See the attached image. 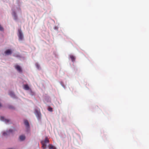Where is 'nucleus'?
Instances as JSON below:
<instances>
[{
  "label": "nucleus",
  "mask_w": 149,
  "mask_h": 149,
  "mask_svg": "<svg viewBox=\"0 0 149 149\" xmlns=\"http://www.w3.org/2000/svg\"><path fill=\"white\" fill-rule=\"evenodd\" d=\"M0 31H3V28L0 25Z\"/></svg>",
  "instance_id": "a211bd4d"
},
{
  "label": "nucleus",
  "mask_w": 149,
  "mask_h": 149,
  "mask_svg": "<svg viewBox=\"0 0 149 149\" xmlns=\"http://www.w3.org/2000/svg\"><path fill=\"white\" fill-rule=\"evenodd\" d=\"M48 110L52 112L53 111V109L52 107H49L48 108Z\"/></svg>",
  "instance_id": "dca6fc26"
},
{
  "label": "nucleus",
  "mask_w": 149,
  "mask_h": 149,
  "mask_svg": "<svg viewBox=\"0 0 149 149\" xmlns=\"http://www.w3.org/2000/svg\"><path fill=\"white\" fill-rule=\"evenodd\" d=\"M5 53L6 54L8 55L12 53V51L10 49H7L5 51Z\"/></svg>",
  "instance_id": "39448f33"
},
{
  "label": "nucleus",
  "mask_w": 149,
  "mask_h": 149,
  "mask_svg": "<svg viewBox=\"0 0 149 149\" xmlns=\"http://www.w3.org/2000/svg\"><path fill=\"white\" fill-rule=\"evenodd\" d=\"M43 142L45 143H48L49 142V140L48 139L47 137H46Z\"/></svg>",
  "instance_id": "4468645a"
},
{
  "label": "nucleus",
  "mask_w": 149,
  "mask_h": 149,
  "mask_svg": "<svg viewBox=\"0 0 149 149\" xmlns=\"http://www.w3.org/2000/svg\"><path fill=\"white\" fill-rule=\"evenodd\" d=\"M9 95L11 97H15V95L13 92H10L9 93Z\"/></svg>",
  "instance_id": "f8f14e48"
},
{
  "label": "nucleus",
  "mask_w": 149,
  "mask_h": 149,
  "mask_svg": "<svg viewBox=\"0 0 149 149\" xmlns=\"http://www.w3.org/2000/svg\"><path fill=\"white\" fill-rule=\"evenodd\" d=\"M15 68L19 72H22V70L21 67L18 65H15Z\"/></svg>",
  "instance_id": "20e7f679"
},
{
  "label": "nucleus",
  "mask_w": 149,
  "mask_h": 149,
  "mask_svg": "<svg viewBox=\"0 0 149 149\" xmlns=\"http://www.w3.org/2000/svg\"><path fill=\"white\" fill-rule=\"evenodd\" d=\"M13 132V130L10 129L6 131V132H3L2 134V135L4 136L9 135L10 134L12 133Z\"/></svg>",
  "instance_id": "f03ea898"
},
{
  "label": "nucleus",
  "mask_w": 149,
  "mask_h": 149,
  "mask_svg": "<svg viewBox=\"0 0 149 149\" xmlns=\"http://www.w3.org/2000/svg\"><path fill=\"white\" fill-rule=\"evenodd\" d=\"M13 16H14V17L15 18V19H17V16H16V13L15 12H14L13 13Z\"/></svg>",
  "instance_id": "f3484780"
},
{
  "label": "nucleus",
  "mask_w": 149,
  "mask_h": 149,
  "mask_svg": "<svg viewBox=\"0 0 149 149\" xmlns=\"http://www.w3.org/2000/svg\"><path fill=\"white\" fill-rule=\"evenodd\" d=\"M41 143L42 144V147L43 148V149H46V146H47V145L46 144V143H45L43 142V141H41Z\"/></svg>",
  "instance_id": "423d86ee"
},
{
  "label": "nucleus",
  "mask_w": 149,
  "mask_h": 149,
  "mask_svg": "<svg viewBox=\"0 0 149 149\" xmlns=\"http://www.w3.org/2000/svg\"><path fill=\"white\" fill-rule=\"evenodd\" d=\"M24 89L26 90H28L29 89V87L28 85L25 84L24 86Z\"/></svg>",
  "instance_id": "0eeeda50"
},
{
  "label": "nucleus",
  "mask_w": 149,
  "mask_h": 149,
  "mask_svg": "<svg viewBox=\"0 0 149 149\" xmlns=\"http://www.w3.org/2000/svg\"><path fill=\"white\" fill-rule=\"evenodd\" d=\"M2 106L1 104V103H0V107H1Z\"/></svg>",
  "instance_id": "aec40b11"
},
{
  "label": "nucleus",
  "mask_w": 149,
  "mask_h": 149,
  "mask_svg": "<svg viewBox=\"0 0 149 149\" xmlns=\"http://www.w3.org/2000/svg\"><path fill=\"white\" fill-rule=\"evenodd\" d=\"M70 56L72 62H74L75 61V58L72 55H70Z\"/></svg>",
  "instance_id": "9b49d317"
},
{
  "label": "nucleus",
  "mask_w": 149,
  "mask_h": 149,
  "mask_svg": "<svg viewBox=\"0 0 149 149\" xmlns=\"http://www.w3.org/2000/svg\"><path fill=\"white\" fill-rule=\"evenodd\" d=\"M19 139L21 141H23L25 140V137L24 136L22 135L19 136Z\"/></svg>",
  "instance_id": "6e6552de"
},
{
  "label": "nucleus",
  "mask_w": 149,
  "mask_h": 149,
  "mask_svg": "<svg viewBox=\"0 0 149 149\" xmlns=\"http://www.w3.org/2000/svg\"><path fill=\"white\" fill-rule=\"evenodd\" d=\"M0 120L2 121H9L8 120L6 119L3 116H1L0 117Z\"/></svg>",
  "instance_id": "1a4fd4ad"
},
{
  "label": "nucleus",
  "mask_w": 149,
  "mask_h": 149,
  "mask_svg": "<svg viewBox=\"0 0 149 149\" xmlns=\"http://www.w3.org/2000/svg\"><path fill=\"white\" fill-rule=\"evenodd\" d=\"M26 131L27 133H29L30 132V127H26Z\"/></svg>",
  "instance_id": "2eb2a0df"
},
{
  "label": "nucleus",
  "mask_w": 149,
  "mask_h": 149,
  "mask_svg": "<svg viewBox=\"0 0 149 149\" xmlns=\"http://www.w3.org/2000/svg\"><path fill=\"white\" fill-rule=\"evenodd\" d=\"M10 122H5V123L6 124H8Z\"/></svg>",
  "instance_id": "6ab92c4d"
},
{
  "label": "nucleus",
  "mask_w": 149,
  "mask_h": 149,
  "mask_svg": "<svg viewBox=\"0 0 149 149\" xmlns=\"http://www.w3.org/2000/svg\"><path fill=\"white\" fill-rule=\"evenodd\" d=\"M49 149H56V148L53 146L52 144H49Z\"/></svg>",
  "instance_id": "9d476101"
},
{
  "label": "nucleus",
  "mask_w": 149,
  "mask_h": 149,
  "mask_svg": "<svg viewBox=\"0 0 149 149\" xmlns=\"http://www.w3.org/2000/svg\"><path fill=\"white\" fill-rule=\"evenodd\" d=\"M18 32L19 33L18 36L19 40H22L23 38V36L21 29H19Z\"/></svg>",
  "instance_id": "7ed1b4c3"
},
{
  "label": "nucleus",
  "mask_w": 149,
  "mask_h": 149,
  "mask_svg": "<svg viewBox=\"0 0 149 149\" xmlns=\"http://www.w3.org/2000/svg\"><path fill=\"white\" fill-rule=\"evenodd\" d=\"M35 113L38 119H40L41 118V113L40 109L39 110L36 109H35Z\"/></svg>",
  "instance_id": "f257e3e1"
},
{
  "label": "nucleus",
  "mask_w": 149,
  "mask_h": 149,
  "mask_svg": "<svg viewBox=\"0 0 149 149\" xmlns=\"http://www.w3.org/2000/svg\"><path fill=\"white\" fill-rule=\"evenodd\" d=\"M24 124L26 127H30L29 123V122H24Z\"/></svg>",
  "instance_id": "ddd939ff"
}]
</instances>
